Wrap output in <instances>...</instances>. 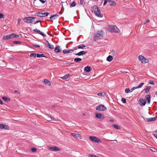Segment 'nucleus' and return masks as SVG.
<instances>
[{
  "label": "nucleus",
  "mask_w": 157,
  "mask_h": 157,
  "mask_svg": "<svg viewBox=\"0 0 157 157\" xmlns=\"http://www.w3.org/2000/svg\"><path fill=\"white\" fill-rule=\"evenodd\" d=\"M16 34H15L13 33H12V34H10V35H11V38H15V35Z\"/></svg>",
  "instance_id": "45"
},
{
  "label": "nucleus",
  "mask_w": 157,
  "mask_h": 157,
  "mask_svg": "<svg viewBox=\"0 0 157 157\" xmlns=\"http://www.w3.org/2000/svg\"><path fill=\"white\" fill-rule=\"evenodd\" d=\"M69 52H70V51H69L68 50H67L66 49H64L63 51V54H68L69 53Z\"/></svg>",
  "instance_id": "34"
},
{
  "label": "nucleus",
  "mask_w": 157,
  "mask_h": 157,
  "mask_svg": "<svg viewBox=\"0 0 157 157\" xmlns=\"http://www.w3.org/2000/svg\"><path fill=\"white\" fill-rule=\"evenodd\" d=\"M78 48V46L77 47H75L74 48V49L75 50H76Z\"/></svg>",
  "instance_id": "63"
},
{
  "label": "nucleus",
  "mask_w": 157,
  "mask_h": 157,
  "mask_svg": "<svg viewBox=\"0 0 157 157\" xmlns=\"http://www.w3.org/2000/svg\"><path fill=\"white\" fill-rule=\"evenodd\" d=\"M91 70V67L89 66H87L84 68V70L87 72H89Z\"/></svg>",
  "instance_id": "21"
},
{
  "label": "nucleus",
  "mask_w": 157,
  "mask_h": 157,
  "mask_svg": "<svg viewBox=\"0 0 157 157\" xmlns=\"http://www.w3.org/2000/svg\"><path fill=\"white\" fill-rule=\"evenodd\" d=\"M85 47H86V46L84 44H81L78 46V48L79 49H83Z\"/></svg>",
  "instance_id": "27"
},
{
  "label": "nucleus",
  "mask_w": 157,
  "mask_h": 157,
  "mask_svg": "<svg viewBox=\"0 0 157 157\" xmlns=\"http://www.w3.org/2000/svg\"><path fill=\"white\" fill-rule=\"evenodd\" d=\"M71 135L76 138H78L80 136V134L75 133H72Z\"/></svg>",
  "instance_id": "23"
},
{
  "label": "nucleus",
  "mask_w": 157,
  "mask_h": 157,
  "mask_svg": "<svg viewBox=\"0 0 157 157\" xmlns=\"http://www.w3.org/2000/svg\"><path fill=\"white\" fill-rule=\"evenodd\" d=\"M113 59V57L110 55L107 58V60L109 62L111 61Z\"/></svg>",
  "instance_id": "25"
},
{
  "label": "nucleus",
  "mask_w": 157,
  "mask_h": 157,
  "mask_svg": "<svg viewBox=\"0 0 157 157\" xmlns=\"http://www.w3.org/2000/svg\"><path fill=\"white\" fill-rule=\"evenodd\" d=\"M89 138L90 140L94 142L98 143H100L101 142V140L98 138L94 136H90Z\"/></svg>",
  "instance_id": "7"
},
{
  "label": "nucleus",
  "mask_w": 157,
  "mask_h": 157,
  "mask_svg": "<svg viewBox=\"0 0 157 157\" xmlns=\"http://www.w3.org/2000/svg\"><path fill=\"white\" fill-rule=\"evenodd\" d=\"M88 156L89 157H97V156L95 155H91L90 154H89Z\"/></svg>",
  "instance_id": "46"
},
{
  "label": "nucleus",
  "mask_w": 157,
  "mask_h": 157,
  "mask_svg": "<svg viewBox=\"0 0 157 157\" xmlns=\"http://www.w3.org/2000/svg\"><path fill=\"white\" fill-rule=\"evenodd\" d=\"M138 59L142 63H147L148 62V59L141 55H140L139 56Z\"/></svg>",
  "instance_id": "4"
},
{
  "label": "nucleus",
  "mask_w": 157,
  "mask_h": 157,
  "mask_svg": "<svg viewBox=\"0 0 157 157\" xmlns=\"http://www.w3.org/2000/svg\"><path fill=\"white\" fill-rule=\"evenodd\" d=\"M113 126L115 128L117 129H119L121 128V127L120 126L118 125L117 124L113 125Z\"/></svg>",
  "instance_id": "33"
},
{
  "label": "nucleus",
  "mask_w": 157,
  "mask_h": 157,
  "mask_svg": "<svg viewBox=\"0 0 157 157\" xmlns=\"http://www.w3.org/2000/svg\"><path fill=\"white\" fill-rule=\"evenodd\" d=\"M82 59L79 58H75L74 59V61L76 63H78L80 62L82 60Z\"/></svg>",
  "instance_id": "24"
},
{
  "label": "nucleus",
  "mask_w": 157,
  "mask_h": 157,
  "mask_svg": "<svg viewBox=\"0 0 157 157\" xmlns=\"http://www.w3.org/2000/svg\"><path fill=\"white\" fill-rule=\"evenodd\" d=\"M44 82L45 85H48L49 86H50L51 85L50 82L47 79H44Z\"/></svg>",
  "instance_id": "18"
},
{
  "label": "nucleus",
  "mask_w": 157,
  "mask_h": 157,
  "mask_svg": "<svg viewBox=\"0 0 157 157\" xmlns=\"http://www.w3.org/2000/svg\"><path fill=\"white\" fill-rule=\"evenodd\" d=\"M144 84V82H142L140 83L138 86V87L139 88H141L142 87L143 85Z\"/></svg>",
  "instance_id": "41"
},
{
  "label": "nucleus",
  "mask_w": 157,
  "mask_h": 157,
  "mask_svg": "<svg viewBox=\"0 0 157 157\" xmlns=\"http://www.w3.org/2000/svg\"><path fill=\"white\" fill-rule=\"evenodd\" d=\"M104 32L102 30L99 31L95 33L94 36V40L96 41L99 39H102L103 38V35Z\"/></svg>",
  "instance_id": "2"
},
{
  "label": "nucleus",
  "mask_w": 157,
  "mask_h": 157,
  "mask_svg": "<svg viewBox=\"0 0 157 157\" xmlns=\"http://www.w3.org/2000/svg\"><path fill=\"white\" fill-rule=\"evenodd\" d=\"M15 38L16 37H18L19 36L18 35L16 34L15 35Z\"/></svg>",
  "instance_id": "64"
},
{
  "label": "nucleus",
  "mask_w": 157,
  "mask_h": 157,
  "mask_svg": "<svg viewBox=\"0 0 157 157\" xmlns=\"http://www.w3.org/2000/svg\"><path fill=\"white\" fill-rule=\"evenodd\" d=\"M139 104L141 106H144L146 103V101L143 99H140L138 101Z\"/></svg>",
  "instance_id": "8"
},
{
  "label": "nucleus",
  "mask_w": 157,
  "mask_h": 157,
  "mask_svg": "<svg viewBox=\"0 0 157 157\" xmlns=\"http://www.w3.org/2000/svg\"><path fill=\"white\" fill-rule=\"evenodd\" d=\"M149 84H152V85H154L155 84L154 82L153 81H151V80H149Z\"/></svg>",
  "instance_id": "47"
},
{
  "label": "nucleus",
  "mask_w": 157,
  "mask_h": 157,
  "mask_svg": "<svg viewBox=\"0 0 157 157\" xmlns=\"http://www.w3.org/2000/svg\"><path fill=\"white\" fill-rule=\"evenodd\" d=\"M67 64H68L69 65H71V64H73L74 63H71V62H69V63H67Z\"/></svg>",
  "instance_id": "61"
},
{
  "label": "nucleus",
  "mask_w": 157,
  "mask_h": 157,
  "mask_svg": "<svg viewBox=\"0 0 157 157\" xmlns=\"http://www.w3.org/2000/svg\"><path fill=\"white\" fill-rule=\"evenodd\" d=\"M121 101L123 103H126V100L125 98H123L121 99Z\"/></svg>",
  "instance_id": "42"
},
{
  "label": "nucleus",
  "mask_w": 157,
  "mask_h": 157,
  "mask_svg": "<svg viewBox=\"0 0 157 157\" xmlns=\"http://www.w3.org/2000/svg\"><path fill=\"white\" fill-rule=\"evenodd\" d=\"M29 23H31L33 21V19L32 18H29Z\"/></svg>",
  "instance_id": "48"
},
{
  "label": "nucleus",
  "mask_w": 157,
  "mask_h": 157,
  "mask_svg": "<svg viewBox=\"0 0 157 157\" xmlns=\"http://www.w3.org/2000/svg\"><path fill=\"white\" fill-rule=\"evenodd\" d=\"M37 56V54L36 53H31L30 55V56L31 57L35 58Z\"/></svg>",
  "instance_id": "32"
},
{
  "label": "nucleus",
  "mask_w": 157,
  "mask_h": 157,
  "mask_svg": "<svg viewBox=\"0 0 157 157\" xmlns=\"http://www.w3.org/2000/svg\"><path fill=\"white\" fill-rule=\"evenodd\" d=\"M145 98L147 101V103H150L151 101V95L149 94L147 95L146 96Z\"/></svg>",
  "instance_id": "20"
},
{
  "label": "nucleus",
  "mask_w": 157,
  "mask_h": 157,
  "mask_svg": "<svg viewBox=\"0 0 157 157\" xmlns=\"http://www.w3.org/2000/svg\"><path fill=\"white\" fill-rule=\"evenodd\" d=\"M125 92L127 93H128L129 92H131L129 88H126L125 90Z\"/></svg>",
  "instance_id": "40"
},
{
  "label": "nucleus",
  "mask_w": 157,
  "mask_h": 157,
  "mask_svg": "<svg viewBox=\"0 0 157 157\" xmlns=\"http://www.w3.org/2000/svg\"><path fill=\"white\" fill-rule=\"evenodd\" d=\"M30 18V17H25L24 18L23 20L25 22L29 23V19Z\"/></svg>",
  "instance_id": "26"
},
{
  "label": "nucleus",
  "mask_w": 157,
  "mask_h": 157,
  "mask_svg": "<svg viewBox=\"0 0 157 157\" xmlns=\"http://www.w3.org/2000/svg\"><path fill=\"white\" fill-rule=\"evenodd\" d=\"M9 127L7 125L4 124H0V128L8 130L9 129Z\"/></svg>",
  "instance_id": "11"
},
{
  "label": "nucleus",
  "mask_w": 157,
  "mask_h": 157,
  "mask_svg": "<svg viewBox=\"0 0 157 157\" xmlns=\"http://www.w3.org/2000/svg\"><path fill=\"white\" fill-rule=\"evenodd\" d=\"M0 104H2V105L3 104V101H2V100L1 99H0Z\"/></svg>",
  "instance_id": "59"
},
{
  "label": "nucleus",
  "mask_w": 157,
  "mask_h": 157,
  "mask_svg": "<svg viewBox=\"0 0 157 157\" xmlns=\"http://www.w3.org/2000/svg\"><path fill=\"white\" fill-rule=\"evenodd\" d=\"M76 6V3L75 1H73L71 4V6L74 7Z\"/></svg>",
  "instance_id": "38"
},
{
  "label": "nucleus",
  "mask_w": 157,
  "mask_h": 157,
  "mask_svg": "<svg viewBox=\"0 0 157 157\" xmlns=\"http://www.w3.org/2000/svg\"><path fill=\"white\" fill-rule=\"evenodd\" d=\"M31 151L33 152H35L36 151V149L35 147H32L31 149Z\"/></svg>",
  "instance_id": "43"
},
{
  "label": "nucleus",
  "mask_w": 157,
  "mask_h": 157,
  "mask_svg": "<svg viewBox=\"0 0 157 157\" xmlns=\"http://www.w3.org/2000/svg\"><path fill=\"white\" fill-rule=\"evenodd\" d=\"M42 21H40V20H38L36 22H35V23H34V24H36L37 23L39 22H41Z\"/></svg>",
  "instance_id": "56"
},
{
  "label": "nucleus",
  "mask_w": 157,
  "mask_h": 157,
  "mask_svg": "<svg viewBox=\"0 0 157 157\" xmlns=\"http://www.w3.org/2000/svg\"><path fill=\"white\" fill-rule=\"evenodd\" d=\"M4 17V15L2 13H0V18H3Z\"/></svg>",
  "instance_id": "49"
},
{
  "label": "nucleus",
  "mask_w": 157,
  "mask_h": 157,
  "mask_svg": "<svg viewBox=\"0 0 157 157\" xmlns=\"http://www.w3.org/2000/svg\"><path fill=\"white\" fill-rule=\"evenodd\" d=\"M13 43L14 44H21V42L20 41H13Z\"/></svg>",
  "instance_id": "35"
},
{
  "label": "nucleus",
  "mask_w": 157,
  "mask_h": 157,
  "mask_svg": "<svg viewBox=\"0 0 157 157\" xmlns=\"http://www.w3.org/2000/svg\"><path fill=\"white\" fill-rule=\"evenodd\" d=\"M96 109L98 111H104L107 109L103 105H100L96 108Z\"/></svg>",
  "instance_id": "3"
},
{
  "label": "nucleus",
  "mask_w": 157,
  "mask_h": 157,
  "mask_svg": "<svg viewBox=\"0 0 157 157\" xmlns=\"http://www.w3.org/2000/svg\"><path fill=\"white\" fill-rule=\"evenodd\" d=\"M39 1L42 3H44L45 2L46 0H39Z\"/></svg>",
  "instance_id": "51"
},
{
  "label": "nucleus",
  "mask_w": 157,
  "mask_h": 157,
  "mask_svg": "<svg viewBox=\"0 0 157 157\" xmlns=\"http://www.w3.org/2000/svg\"><path fill=\"white\" fill-rule=\"evenodd\" d=\"M98 95L99 96L103 97L105 95V93L104 92L99 93L98 94Z\"/></svg>",
  "instance_id": "36"
},
{
  "label": "nucleus",
  "mask_w": 157,
  "mask_h": 157,
  "mask_svg": "<svg viewBox=\"0 0 157 157\" xmlns=\"http://www.w3.org/2000/svg\"><path fill=\"white\" fill-rule=\"evenodd\" d=\"M59 15L58 14H56L55 15H54L51 16L50 18L51 19L52 18L53 19V18L54 17H59Z\"/></svg>",
  "instance_id": "39"
},
{
  "label": "nucleus",
  "mask_w": 157,
  "mask_h": 157,
  "mask_svg": "<svg viewBox=\"0 0 157 157\" xmlns=\"http://www.w3.org/2000/svg\"><path fill=\"white\" fill-rule=\"evenodd\" d=\"M157 118V116H156L155 117H152V118H147V122H150L151 121H155L156 120V119Z\"/></svg>",
  "instance_id": "14"
},
{
  "label": "nucleus",
  "mask_w": 157,
  "mask_h": 157,
  "mask_svg": "<svg viewBox=\"0 0 157 157\" xmlns=\"http://www.w3.org/2000/svg\"><path fill=\"white\" fill-rule=\"evenodd\" d=\"M151 88V87L150 86H147L146 88L145 89V91L146 93H147Z\"/></svg>",
  "instance_id": "29"
},
{
  "label": "nucleus",
  "mask_w": 157,
  "mask_h": 157,
  "mask_svg": "<svg viewBox=\"0 0 157 157\" xmlns=\"http://www.w3.org/2000/svg\"><path fill=\"white\" fill-rule=\"evenodd\" d=\"M37 57H46L43 54H37Z\"/></svg>",
  "instance_id": "30"
},
{
  "label": "nucleus",
  "mask_w": 157,
  "mask_h": 157,
  "mask_svg": "<svg viewBox=\"0 0 157 157\" xmlns=\"http://www.w3.org/2000/svg\"><path fill=\"white\" fill-rule=\"evenodd\" d=\"M69 76V74H67L64 76L62 77V78L63 79H66L68 78Z\"/></svg>",
  "instance_id": "31"
},
{
  "label": "nucleus",
  "mask_w": 157,
  "mask_h": 157,
  "mask_svg": "<svg viewBox=\"0 0 157 157\" xmlns=\"http://www.w3.org/2000/svg\"><path fill=\"white\" fill-rule=\"evenodd\" d=\"M49 14L48 12L42 13L40 12H37L36 13V15L40 17H44L47 16Z\"/></svg>",
  "instance_id": "5"
},
{
  "label": "nucleus",
  "mask_w": 157,
  "mask_h": 157,
  "mask_svg": "<svg viewBox=\"0 0 157 157\" xmlns=\"http://www.w3.org/2000/svg\"><path fill=\"white\" fill-rule=\"evenodd\" d=\"M34 32H36V33L40 34L43 36H46V35L44 33L41 32L40 30H39L37 29H35L33 30Z\"/></svg>",
  "instance_id": "9"
},
{
  "label": "nucleus",
  "mask_w": 157,
  "mask_h": 157,
  "mask_svg": "<svg viewBox=\"0 0 157 157\" xmlns=\"http://www.w3.org/2000/svg\"><path fill=\"white\" fill-rule=\"evenodd\" d=\"M46 116H47L48 118H50L51 119H49L48 120V121H50L52 120H54L55 119V118L53 117H51L48 114H47L46 115Z\"/></svg>",
  "instance_id": "28"
},
{
  "label": "nucleus",
  "mask_w": 157,
  "mask_h": 157,
  "mask_svg": "<svg viewBox=\"0 0 157 157\" xmlns=\"http://www.w3.org/2000/svg\"><path fill=\"white\" fill-rule=\"evenodd\" d=\"M119 29L115 25H113L112 26L111 29V32L117 33L118 32Z\"/></svg>",
  "instance_id": "10"
},
{
  "label": "nucleus",
  "mask_w": 157,
  "mask_h": 157,
  "mask_svg": "<svg viewBox=\"0 0 157 157\" xmlns=\"http://www.w3.org/2000/svg\"><path fill=\"white\" fill-rule=\"evenodd\" d=\"M3 100L4 101H7V102L9 101H10V98H8V97L6 96H4L2 97V98Z\"/></svg>",
  "instance_id": "22"
},
{
  "label": "nucleus",
  "mask_w": 157,
  "mask_h": 157,
  "mask_svg": "<svg viewBox=\"0 0 157 157\" xmlns=\"http://www.w3.org/2000/svg\"><path fill=\"white\" fill-rule=\"evenodd\" d=\"M6 65V62L4 60L0 59V67H4Z\"/></svg>",
  "instance_id": "13"
},
{
  "label": "nucleus",
  "mask_w": 157,
  "mask_h": 157,
  "mask_svg": "<svg viewBox=\"0 0 157 157\" xmlns=\"http://www.w3.org/2000/svg\"><path fill=\"white\" fill-rule=\"evenodd\" d=\"M95 114V117L98 119H99L101 120H103L105 118V116L104 114L101 113H96Z\"/></svg>",
  "instance_id": "6"
},
{
  "label": "nucleus",
  "mask_w": 157,
  "mask_h": 157,
  "mask_svg": "<svg viewBox=\"0 0 157 157\" xmlns=\"http://www.w3.org/2000/svg\"><path fill=\"white\" fill-rule=\"evenodd\" d=\"M134 90V87H132L131 89L130 90L131 92H132Z\"/></svg>",
  "instance_id": "62"
},
{
  "label": "nucleus",
  "mask_w": 157,
  "mask_h": 157,
  "mask_svg": "<svg viewBox=\"0 0 157 157\" xmlns=\"http://www.w3.org/2000/svg\"><path fill=\"white\" fill-rule=\"evenodd\" d=\"M33 46L35 48H40V46L39 45L34 44L33 45Z\"/></svg>",
  "instance_id": "50"
},
{
  "label": "nucleus",
  "mask_w": 157,
  "mask_h": 157,
  "mask_svg": "<svg viewBox=\"0 0 157 157\" xmlns=\"http://www.w3.org/2000/svg\"><path fill=\"white\" fill-rule=\"evenodd\" d=\"M92 11L94 12L96 16L99 17H102L103 15L101 13V11L99 8L96 5H94L91 8Z\"/></svg>",
  "instance_id": "1"
},
{
  "label": "nucleus",
  "mask_w": 157,
  "mask_h": 157,
  "mask_svg": "<svg viewBox=\"0 0 157 157\" xmlns=\"http://www.w3.org/2000/svg\"><path fill=\"white\" fill-rule=\"evenodd\" d=\"M84 0H80V3L81 5H82L83 2H84Z\"/></svg>",
  "instance_id": "53"
},
{
  "label": "nucleus",
  "mask_w": 157,
  "mask_h": 157,
  "mask_svg": "<svg viewBox=\"0 0 157 157\" xmlns=\"http://www.w3.org/2000/svg\"><path fill=\"white\" fill-rule=\"evenodd\" d=\"M21 20V19H18L17 20L18 23L19 25H20V22Z\"/></svg>",
  "instance_id": "55"
},
{
  "label": "nucleus",
  "mask_w": 157,
  "mask_h": 157,
  "mask_svg": "<svg viewBox=\"0 0 157 157\" xmlns=\"http://www.w3.org/2000/svg\"><path fill=\"white\" fill-rule=\"evenodd\" d=\"M150 21V20H149V19H147L145 22V23H144V24L146 23H148V22H149Z\"/></svg>",
  "instance_id": "60"
},
{
  "label": "nucleus",
  "mask_w": 157,
  "mask_h": 157,
  "mask_svg": "<svg viewBox=\"0 0 157 157\" xmlns=\"http://www.w3.org/2000/svg\"><path fill=\"white\" fill-rule=\"evenodd\" d=\"M30 18H32L33 20V21H35V20H34L35 19H36V17H30Z\"/></svg>",
  "instance_id": "54"
},
{
  "label": "nucleus",
  "mask_w": 157,
  "mask_h": 157,
  "mask_svg": "<svg viewBox=\"0 0 157 157\" xmlns=\"http://www.w3.org/2000/svg\"><path fill=\"white\" fill-rule=\"evenodd\" d=\"M153 135L157 139V135L156 134L153 133Z\"/></svg>",
  "instance_id": "58"
},
{
  "label": "nucleus",
  "mask_w": 157,
  "mask_h": 157,
  "mask_svg": "<svg viewBox=\"0 0 157 157\" xmlns=\"http://www.w3.org/2000/svg\"><path fill=\"white\" fill-rule=\"evenodd\" d=\"M112 0H108V2H110L109 5L111 6H114L116 5V3L114 1H111Z\"/></svg>",
  "instance_id": "17"
},
{
  "label": "nucleus",
  "mask_w": 157,
  "mask_h": 157,
  "mask_svg": "<svg viewBox=\"0 0 157 157\" xmlns=\"http://www.w3.org/2000/svg\"><path fill=\"white\" fill-rule=\"evenodd\" d=\"M69 51H70V52H69V53H71V52H73L74 51V49H69Z\"/></svg>",
  "instance_id": "57"
},
{
  "label": "nucleus",
  "mask_w": 157,
  "mask_h": 157,
  "mask_svg": "<svg viewBox=\"0 0 157 157\" xmlns=\"http://www.w3.org/2000/svg\"><path fill=\"white\" fill-rule=\"evenodd\" d=\"M48 46H49L48 47L50 49H52L53 48V45H50L49 43H48Z\"/></svg>",
  "instance_id": "37"
},
{
  "label": "nucleus",
  "mask_w": 157,
  "mask_h": 157,
  "mask_svg": "<svg viewBox=\"0 0 157 157\" xmlns=\"http://www.w3.org/2000/svg\"><path fill=\"white\" fill-rule=\"evenodd\" d=\"M49 150L52 151H59L60 149L56 146L51 147L49 148Z\"/></svg>",
  "instance_id": "12"
},
{
  "label": "nucleus",
  "mask_w": 157,
  "mask_h": 157,
  "mask_svg": "<svg viewBox=\"0 0 157 157\" xmlns=\"http://www.w3.org/2000/svg\"><path fill=\"white\" fill-rule=\"evenodd\" d=\"M11 38L10 34L4 36H3L2 39L4 40H7Z\"/></svg>",
  "instance_id": "19"
},
{
  "label": "nucleus",
  "mask_w": 157,
  "mask_h": 157,
  "mask_svg": "<svg viewBox=\"0 0 157 157\" xmlns=\"http://www.w3.org/2000/svg\"><path fill=\"white\" fill-rule=\"evenodd\" d=\"M150 150L151 151H152L153 152H155L156 151H157V149L154 148H152V149H150Z\"/></svg>",
  "instance_id": "44"
},
{
  "label": "nucleus",
  "mask_w": 157,
  "mask_h": 157,
  "mask_svg": "<svg viewBox=\"0 0 157 157\" xmlns=\"http://www.w3.org/2000/svg\"><path fill=\"white\" fill-rule=\"evenodd\" d=\"M108 2V1L107 0H104V4H103V5L104 6L105 4H106Z\"/></svg>",
  "instance_id": "52"
},
{
  "label": "nucleus",
  "mask_w": 157,
  "mask_h": 157,
  "mask_svg": "<svg viewBox=\"0 0 157 157\" xmlns=\"http://www.w3.org/2000/svg\"><path fill=\"white\" fill-rule=\"evenodd\" d=\"M86 53V52L84 51H81L78 53L75 54L76 55L80 56L81 55L85 54Z\"/></svg>",
  "instance_id": "15"
},
{
  "label": "nucleus",
  "mask_w": 157,
  "mask_h": 157,
  "mask_svg": "<svg viewBox=\"0 0 157 157\" xmlns=\"http://www.w3.org/2000/svg\"><path fill=\"white\" fill-rule=\"evenodd\" d=\"M54 51L56 53L60 52L61 51L60 49V47L59 46H57L55 48Z\"/></svg>",
  "instance_id": "16"
}]
</instances>
